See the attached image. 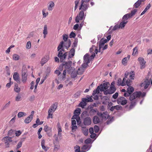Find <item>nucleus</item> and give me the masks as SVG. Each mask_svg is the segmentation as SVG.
<instances>
[{
  "label": "nucleus",
  "mask_w": 152,
  "mask_h": 152,
  "mask_svg": "<svg viewBox=\"0 0 152 152\" xmlns=\"http://www.w3.org/2000/svg\"><path fill=\"white\" fill-rule=\"evenodd\" d=\"M142 0H138L134 4V6L136 8H138L141 4Z\"/></svg>",
  "instance_id": "nucleus-35"
},
{
  "label": "nucleus",
  "mask_w": 152,
  "mask_h": 152,
  "mask_svg": "<svg viewBox=\"0 0 152 152\" xmlns=\"http://www.w3.org/2000/svg\"><path fill=\"white\" fill-rule=\"evenodd\" d=\"M116 90V88L115 87L110 86L109 88L107 89V91L104 92V94L107 95L108 94H112L114 93Z\"/></svg>",
  "instance_id": "nucleus-15"
},
{
  "label": "nucleus",
  "mask_w": 152,
  "mask_h": 152,
  "mask_svg": "<svg viewBox=\"0 0 152 152\" xmlns=\"http://www.w3.org/2000/svg\"><path fill=\"white\" fill-rule=\"evenodd\" d=\"M137 11L136 9H134L131 11V13H130V16L131 17L134 15Z\"/></svg>",
  "instance_id": "nucleus-63"
},
{
  "label": "nucleus",
  "mask_w": 152,
  "mask_h": 152,
  "mask_svg": "<svg viewBox=\"0 0 152 152\" xmlns=\"http://www.w3.org/2000/svg\"><path fill=\"white\" fill-rule=\"evenodd\" d=\"M15 131L14 130L11 129L8 131L7 134V135L8 136H12L13 134H14L15 133Z\"/></svg>",
  "instance_id": "nucleus-46"
},
{
  "label": "nucleus",
  "mask_w": 152,
  "mask_h": 152,
  "mask_svg": "<svg viewBox=\"0 0 152 152\" xmlns=\"http://www.w3.org/2000/svg\"><path fill=\"white\" fill-rule=\"evenodd\" d=\"M152 76L150 74H148V75L146 77L144 82L141 84V87H144L145 89L147 88L151 82Z\"/></svg>",
  "instance_id": "nucleus-5"
},
{
  "label": "nucleus",
  "mask_w": 152,
  "mask_h": 152,
  "mask_svg": "<svg viewBox=\"0 0 152 152\" xmlns=\"http://www.w3.org/2000/svg\"><path fill=\"white\" fill-rule=\"evenodd\" d=\"M36 123H37V124H38V125H40L42 124L43 123V121H40L39 119V118H37L36 121Z\"/></svg>",
  "instance_id": "nucleus-56"
},
{
  "label": "nucleus",
  "mask_w": 152,
  "mask_h": 152,
  "mask_svg": "<svg viewBox=\"0 0 152 152\" xmlns=\"http://www.w3.org/2000/svg\"><path fill=\"white\" fill-rule=\"evenodd\" d=\"M57 107V103L55 102L50 107L48 111V112L53 113L56 110Z\"/></svg>",
  "instance_id": "nucleus-17"
},
{
  "label": "nucleus",
  "mask_w": 152,
  "mask_h": 152,
  "mask_svg": "<svg viewBox=\"0 0 152 152\" xmlns=\"http://www.w3.org/2000/svg\"><path fill=\"white\" fill-rule=\"evenodd\" d=\"M45 141L44 140H42L41 141V146L42 148L45 151H47L48 149V148L45 146Z\"/></svg>",
  "instance_id": "nucleus-26"
},
{
  "label": "nucleus",
  "mask_w": 152,
  "mask_h": 152,
  "mask_svg": "<svg viewBox=\"0 0 152 152\" xmlns=\"http://www.w3.org/2000/svg\"><path fill=\"white\" fill-rule=\"evenodd\" d=\"M31 47V42L30 41H28L27 42L26 45V48L28 49H29Z\"/></svg>",
  "instance_id": "nucleus-57"
},
{
  "label": "nucleus",
  "mask_w": 152,
  "mask_h": 152,
  "mask_svg": "<svg viewBox=\"0 0 152 152\" xmlns=\"http://www.w3.org/2000/svg\"><path fill=\"white\" fill-rule=\"evenodd\" d=\"M146 94L145 92H143L142 93L141 91H136L132 94L129 98V100L131 101L130 108L132 109L136 105L138 101V98L140 96H141L142 97L145 96Z\"/></svg>",
  "instance_id": "nucleus-1"
},
{
  "label": "nucleus",
  "mask_w": 152,
  "mask_h": 152,
  "mask_svg": "<svg viewBox=\"0 0 152 152\" xmlns=\"http://www.w3.org/2000/svg\"><path fill=\"white\" fill-rule=\"evenodd\" d=\"M12 139V137L9 136H6L3 138L2 140L4 142L5 148H10V145H13V141Z\"/></svg>",
  "instance_id": "nucleus-3"
},
{
  "label": "nucleus",
  "mask_w": 152,
  "mask_h": 152,
  "mask_svg": "<svg viewBox=\"0 0 152 152\" xmlns=\"http://www.w3.org/2000/svg\"><path fill=\"white\" fill-rule=\"evenodd\" d=\"M22 142L21 141H20L17 145L16 149L18 150L20 148L22 145Z\"/></svg>",
  "instance_id": "nucleus-55"
},
{
  "label": "nucleus",
  "mask_w": 152,
  "mask_h": 152,
  "mask_svg": "<svg viewBox=\"0 0 152 152\" xmlns=\"http://www.w3.org/2000/svg\"><path fill=\"white\" fill-rule=\"evenodd\" d=\"M82 131L83 134L85 136H87L88 133V129L85 127H83L82 128Z\"/></svg>",
  "instance_id": "nucleus-29"
},
{
  "label": "nucleus",
  "mask_w": 152,
  "mask_h": 152,
  "mask_svg": "<svg viewBox=\"0 0 152 152\" xmlns=\"http://www.w3.org/2000/svg\"><path fill=\"white\" fill-rule=\"evenodd\" d=\"M138 60L141 65V69H143L145 67V64L146 63L145 61L144 60V59L142 57L139 58Z\"/></svg>",
  "instance_id": "nucleus-18"
},
{
  "label": "nucleus",
  "mask_w": 152,
  "mask_h": 152,
  "mask_svg": "<svg viewBox=\"0 0 152 152\" xmlns=\"http://www.w3.org/2000/svg\"><path fill=\"white\" fill-rule=\"evenodd\" d=\"M13 78L17 83H20V81L19 76L18 72H15L14 73L13 75Z\"/></svg>",
  "instance_id": "nucleus-19"
},
{
  "label": "nucleus",
  "mask_w": 152,
  "mask_h": 152,
  "mask_svg": "<svg viewBox=\"0 0 152 152\" xmlns=\"http://www.w3.org/2000/svg\"><path fill=\"white\" fill-rule=\"evenodd\" d=\"M86 15H84V12L83 11H81L77 15L75 18V22L78 23L80 20H84L85 18Z\"/></svg>",
  "instance_id": "nucleus-7"
},
{
  "label": "nucleus",
  "mask_w": 152,
  "mask_h": 152,
  "mask_svg": "<svg viewBox=\"0 0 152 152\" xmlns=\"http://www.w3.org/2000/svg\"><path fill=\"white\" fill-rule=\"evenodd\" d=\"M80 109L79 108H77L74 111V114H76L79 116L80 114Z\"/></svg>",
  "instance_id": "nucleus-43"
},
{
  "label": "nucleus",
  "mask_w": 152,
  "mask_h": 152,
  "mask_svg": "<svg viewBox=\"0 0 152 152\" xmlns=\"http://www.w3.org/2000/svg\"><path fill=\"white\" fill-rule=\"evenodd\" d=\"M46 10V9H43L42 10V15L44 18H46L48 14V12H45Z\"/></svg>",
  "instance_id": "nucleus-42"
},
{
  "label": "nucleus",
  "mask_w": 152,
  "mask_h": 152,
  "mask_svg": "<svg viewBox=\"0 0 152 152\" xmlns=\"http://www.w3.org/2000/svg\"><path fill=\"white\" fill-rule=\"evenodd\" d=\"M81 94V91H79L77 92L74 95L75 97L76 98H77L80 96Z\"/></svg>",
  "instance_id": "nucleus-59"
},
{
  "label": "nucleus",
  "mask_w": 152,
  "mask_h": 152,
  "mask_svg": "<svg viewBox=\"0 0 152 152\" xmlns=\"http://www.w3.org/2000/svg\"><path fill=\"white\" fill-rule=\"evenodd\" d=\"M75 34L73 32H72L69 35V37L70 38H75Z\"/></svg>",
  "instance_id": "nucleus-60"
},
{
  "label": "nucleus",
  "mask_w": 152,
  "mask_h": 152,
  "mask_svg": "<svg viewBox=\"0 0 152 152\" xmlns=\"http://www.w3.org/2000/svg\"><path fill=\"white\" fill-rule=\"evenodd\" d=\"M57 130L58 132V136L60 138L61 137V128H57Z\"/></svg>",
  "instance_id": "nucleus-50"
},
{
  "label": "nucleus",
  "mask_w": 152,
  "mask_h": 152,
  "mask_svg": "<svg viewBox=\"0 0 152 152\" xmlns=\"http://www.w3.org/2000/svg\"><path fill=\"white\" fill-rule=\"evenodd\" d=\"M20 88L18 87L17 84H16L14 88V91L15 92L17 93H18L20 91Z\"/></svg>",
  "instance_id": "nucleus-41"
},
{
  "label": "nucleus",
  "mask_w": 152,
  "mask_h": 152,
  "mask_svg": "<svg viewBox=\"0 0 152 152\" xmlns=\"http://www.w3.org/2000/svg\"><path fill=\"white\" fill-rule=\"evenodd\" d=\"M54 139L53 140V144H59V142L58 137L56 134H55L53 136Z\"/></svg>",
  "instance_id": "nucleus-28"
},
{
  "label": "nucleus",
  "mask_w": 152,
  "mask_h": 152,
  "mask_svg": "<svg viewBox=\"0 0 152 152\" xmlns=\"http://www.w3.org/2000/svg\"><path fill=\"white\" fill-rule=\"evenodd\" d=\"M107 42V39H104L103 38H102L100 41L99 43V45L100 46V48H101V46H104L105 43H106Z\"/></svg>",
  "instance_id": "nucleus-25"
},
{
  "label": "nucleus",
  "mask_w": 152,
  "mask_h": 152,
  "mask_svg": "<svg viewBox=\"0 0 152 152\" xmlns=\"http://www.w3.org/2000/svg\"><path fill=\"white\" fill-rule=\"evenodd\" d=\"M109 85L110 84L109 82H105L104 83L103 85H100L99 86L100 88V91L101 92L103 91L104 93L105 91H107Z\"/></svg>",
  "instance_id": "nucleus-10"
},
{
  "label": "nucleus",
  "mask_w": 152,
  "mask_h": 152,
  "mask_svg": "<svg viewBox=\"0 0 152 152\" xmlns=\"http://www.w3.org/2000/svg\"><path fill=\"white\" fill-rule=\"evenodd\" d=\"M91 146L88 145H84L82 147V149L83 150H85L88 151L91 148Z\"/></svg>",
  "instance_id": "nucleus-32"
},
{
  "label": "nucleus",
  "mask_w": 152,
  "mask_h": 152,
  "mask_svg": "<svg viewBox=\"0 0 152 152\" xmlns=\"http://www.w3.org/2000/svg\"><path fill=\"white\" fill-rule=\"evenodd\" d=\"M100 90V88L99 86H98L94 90L92 93V95L94 96L96 94H98L99 93V91Z\"/></svg>",
  "instance_id": "nucleus-34"
},
{
  "label": "nucleus",
  "mask_w": 152,
  "mask_h": 152,
  "mask_svg": "<svg viewBox=\"0 0 152 152\" xmlns=\"http://www.w3.org/2000/svg\"><path fill=\"white\" fill-rule=\"evenodd\" d=\"M48 60V58L47 57L43 58L41 61L42 66H43Z\"/></svg>",
  "instance_id": "nucleus-30"
},
{
  "label": "nucleus",
  "mask_w": 152,
  "mask_h": 152,
  "mask_svg": "<svg viewBox=\"0 0 152 152\" xmlns=\"http://www.w3.org/2000/svg\"><path fill=\"white\" fill-rule=\"evenodd\" d=\"M134 91L133 88L131 86H129L127 89L126 92L124 94V96L125 97L130 96L131 95V94Z\"/></svg>",
  "instance_id": "nucleus-13"
},
{
  "label": "nucleus",
  "mask_w": 152,
  "mask_h": 152,
  "mask_svg": "<svg viewBox=\"0 0 152 152\" xmlns=\"http://www.w3.org/2000/svg\"><path fill=\"white\" fill-rule=\"evenodd\" d=\"M68 52H64V51H63V50H60L58 52V56L60 58L61 62H64L65 60L66 56L67 53Z\"/></svg>",
  "instance_id": "nucleus-8"
},
{
  "label": "nucleus",
  "mask_w": 152,
  "mask_h": 152,
  "mask_svg": "<svg viewBox=\"0 0 152 152\" xmlns=\"http://www.w3.org/2000/svg\"><path fill=\"white\" fill-rule=\"evenodd\" d=\"M26 113L23 112H20L18 114V117L19 118H20L23 116H26Z\"/></svg>",
  "instance_id": "nucleus-38"
},
{
  "label": "nucleus",
  "mask_w": 152,
  "mask_h": 152,
  "mask_svg": "<svg viewBox=\"0 0 152 152\" xmlns=\"http://www.w3.org/2000/svg\"><path fill=\"white\" fill-rule=\"evenodd\" d=\"M122 80L121 78H119L117 82V85L118 86H124V84H123Z\"/></svg>",
  "instance_id": "nucleus-39"
},
{
  "label": "nucleus",
  "mask_w": 152,
  "mask_h": 152,
  "mask_svg": "<svg viewBox=\"0 0 152 152\" xmlns=\"http://www.w3.org/2000/svg\"><path fill=\"white\" fill-rule=\"evenodd\" d=\"M43 33L44 35H46L48 34V28L46 25L44 26Z\"/></svg>",
  "instance_id": "nucleus-40"
},
{
  "label": "nucleus",
  "mask_w": 152,
  "mask_h": 152,
  "mask_svg": "<svg viewBox=\"0 0 152 152\" xmlns=\"http://www.w3.org/2000/svg\"><path fill=\"white\" fill-rule=\"evenodd\" d=\"M91 140L90 138H88L85 140L84 142L86 144H89L91 143Z\"/></svg>",
  "instance_id": "nucleus-64"
},
{
  "label": "nucleus",
  "mask_w": 152,
  "mask_h": 152,
  "mask_svg": "<svg viewBox=\"0 0 152 152\" xmlns=\"http://www.w3.org/2000/svg\"><path fill=\"white\" fill-rule=\"evenodd\" d=\"M131 17L130 16V13H127L124 15L123 17L122 20L127 21V20L130 18Z\"/></svg>",
  "instance_id": "nucleus-33"
},
{
  "label": "nucleus",
  "mask_w": 152,
  "mask_h": 152,
  "mask_svg": "<svg viewBox=\"0 0 152 152\" xmlns=\"http://www.w3.org/2000/svg\"><path fill=\"white\" fill-rule=\"evenodd\" d=\"M27 70L25 66H23L22 69L21 78L22 82L25 83L27 80Z\"/></svg>",
  "instance_id": "nucleus-4"
},
{
  "label": "nucleus",
  "mask_w": 152,
  "mask_h": 152,
  "mask_svg": "<svg viewBox=\"0 0 152 152\" xmlns=\"http://www.w3.org/2000/svg\"><path fill=\"white\" fill-rule=\"evenodd\" d=\"M120 28L119 26L118 25H115L114 27L111 26L110 28V29H111L112 31H114L117 30L118 29Z\"/></svg>",
  "instance_id": "nucleus-37"
},
{
  "label": "nucleus",
  "mask_w": 152,
  "mask_h": 152,
  "mask_svg": "<svg viewBox=\"0 0 152 152\" xmlns=\"http://www.w3.org/2000/svg\"><path fill=\"white\" fill-rule=\"evenodd\" d=\"M63 39L65 41V42L64 43V47H65L66 49L70 47L71 44V42L70 40H67L68 38V36L66 34H64L63 36Z\"/></svg>",
  "instance_id": "nucleus-9"
},
{
  "label": "nucleus",
  "mask_w": 152,
  "mask_h": 152,
  "mask_svg": "<svg viewBox=\"0 0 152 152\" xmlns=\"http://www.w3.org/2000/svg\"><path fill=\"white\" fill-rule=\"evenodd\" d=\"M75 152H80V147L79 146L76 145L75 147Z\"/></svg>",
  "instance_id": "nucleus-51"
},
{
  "label": "nucleus",
  "mask_w": 152,
  "mask_h": 152,
  "mask_svg": "<svg viewBox=\"0 0 152 152\" xmlns=\"http://www.w3.org/2000/svg\"><path fill=\"white\" fill-rule=\"evenodd\" d=\"M55 5L54 2L53 1H50L48 4V11H52Z\"/></svg>",
  "instance_id": "nucleus-20"
},
{
  "label": "nucleus",
  "mask_w": 152,
  "mask_h": 152,
  "mask_svg": "<svg viewBox=\"0 0 152 152\" xmlns=\"http://www.w3.org/2000/svg\"><path fill=\"white\" fill-rule=\"evenodd\" d=\"M89 7V3H86L81 2V4L79 7V10H82L81 11H86Z\"/></svg>",
  "instance_id": "nucleus-12"
},
{
  "label": "nucleus",
  "mask_w": 152,
  "mask_h": 152,
  "mask_svg": "<svg viewBox=\"0 0 152 152\" xmlns=\"http://www.w3.org/2000/svg\"><path fill=\"white\" fill-rule=\"evenodd\" d=\"M64 43L63 41H61L58 45L57 48V50L59 52L60 51L63 50V51H64Z\"/></svg>",
  "instance_id": "nucleus-23"
},
{
  "label": "nucleus",
  "mask_w": 152,
  "mask_h": 152,
  "mask_svg": "<svg viewBox=\"0 0 152 152\" xmlns=\"http://www.w3.org/2000/svg\"><path fill=\"white\" fill-rule=\"evenodd\" d=\"M75 49L72 48L69 52V56L68 57V59H69L70 58H72L75 55Z\"/></svg>",
  "instance_id": "nucleus-22"
},
{
  "label": "nucleus",
  "mask_w": 152,
  "mask_h": 152,
  "mask_svg": "<svg viewBox=\"0 0 152 152\" xmlns=\"http://www.w3.org/2000/svg\"><path fill=\"white\" fill-rule=\"evenodd\" d=\"M10 102L9 101L7 104H6L3 107L2 109V110H4L7 108L10 105Z\"/></svg>",
  "instance_id": "nucleus-52"
},
{
  "label": "nucleus",
  "mask_w": 152,
  "mask_h": 152,
  "mask_svg": "<svg viewBox=\"0 0 152 152\" xmlns=\"http://www.w3.org/2000/svg\"><path fill=\"white\" fill-rule=\"evenodd\" d=\"M33 119V118L29 116L25 119L24 122L26 124H28Z\"/></svg>",
  "instance_id": "nucleus-31"
},
{
  "label": "nucleus",
  "mask_w": 152,
  "mask_h": 152,
  "mask_svg": "<svg viewBox=\"0 0 152 152\" xmlns=\"http://www.w3.org/2000/svg\"><path fill=\"white\" fill-rule=\"evenodd\" d=\"M88 112L86 111H83L81 114V117L82 118H85L86 117L88 116Z\"/></svg>",
  "instance_id": "nucleus-45"
},
{
  "label": "nucleus",
  "mask_w": 152,
  "mask_h": 152,
  "mask_svg": "<svg viewBox=\"0 0 152 152\" xmlns=\"http://www.w3.org/2000/svg\"><path fill=\"white\" fill-rule=\"evenodd\" d=\"M117 102L119 104H121L124 105L126 104L127 101L125 97H121L118 99Z\"/></svg>",
  "instance_id": "nucleus-14"
},
{
  "label": "nucleus",
  "mask_w": 152,
  "mask_h": 152,
  "mask_svg": "<svg viewBox=\"0 0 152 152\" xmlns=\"http://www.w3.org/2000/svg\"><path fill=\"white\" fill-rule=\"evenodd\" d=\"M86 105V103L83 102L82 101L80 102L79 104V106L80 107H81L82 108H84V107Z\"/></svg>",
  "instance_id": "nucleus-53"
},
{
  "label": "nucleus",
  "mask_w": 152,
  "mask_h": 152,
  "mask_svg": "<svg viewBox=\"0 0 152 152\" xmlns=\"http://www.w3.org/2000/svg\"><path fill=\"white\" fill-rule=\"evenodd\" d=\"M91 120L90 117H87L84 118L83 119V123L85 125L88 126L91 124Z\"/></svg>",
  "instance_id": "nucleus-16"
},
{
  "label": "nucleus",
  "mask_w": 152,
  "mask_h": 152,
  "mask_svg": "<svg viewBox=\"0 0 152 152\" xmlns=\"http://www.w3.org/2000/svg\"><path fill=\"white\" fill-rule=\"evenodd\" d=\"M21 96L19 94H18L15 98V101L17 102L21 100Z\"/></svg>",
  "instance_id": "nucleus-58"
},
{
  "label": "nucleus",
  "mask_w": 152,
  "mask_h": 152,
  "mask_svg": "<svg viewBox=\"0 0 152 152\" xmlns=\"http://www.w3.org/2000/svg\"><path fill=\"white\" fill-rule=\"evenodd\" d=\"M97 114L101 118L102 121L103 120H106L110 116L107 112H103V113H98Z\"/></svg>",
  "instance_id": "nucleus-11"
},
{
  "label": "nucleus",
  "mask_w": 152,
  "mask_h": 152,
  "mask_svg": "<svg viewBox=\"0 0 152 152\" xmlns=\"http://www.w3.org/2000/svg\"><path fill=\"white\" fill-rule=\"evenodd\" d=\"M66 71H67V69H65V70L63 71V74L62 75H61V76H62L61 78L62 79H64L65 78L66 73Z\"/></svg>",
  "instance_id": "nucleus-49"
},
{
  "label": "nucleus",
  "mask_w": 152,
  "mask_h": 152,
  "mask_svg": "<svg viewBox=\"0 0 152 152\" xmlns=\"http://www.w3.org/2000/svg\"><path fill=\"white\" fill-rule=\"evenodd\" d=\"M102 121V120L100 117L99 118L97 116H94L93 118V122L94 124H96L100 123Z\"/></svg>",
  "instance_id": "nucleus-21"
},
{
  "label": "nucleus",
  "mask_w": 152,
  "mask_h": 152,
  "mask_svg": "<svg viewBox=\"0 0 152 152\" xmlns=\"http://www.w3.org/2000/svg\"><path fill=\"white\" fill-rule=\"evenodd\" d=\"M138 48L136 47L134 48L133 49V52L132 53V55H135L136 54L138 53Z\"/></svg>",
  "instance_id": "nucleus-47"
},
{
  "label": "nucleus",
  "mask_w": 152,
  "mask_h": 152,
  "mask_svg": "<svg viewBox=\"0 0 152 152\" xmlns=\"http://www.w3.org/2000/svg\"><path fill=\"white\" fill-rule=\"evenodd\" d=\"M73 69H74V68H73L71 70V72L70 73H71V77L74 78L77 76V73L76 71H73Z\"/></svg>",
  "instance_id": "nucleus-24"
},
{
  "label": "nucleus",
  "mask_w": 152,
  "mask_h": 152,
  "mask_svg": "<svg viewBox=\"0 0 152 152\" xmlns=\"http://www.w3.org/2000/svg\"><path fill=\"white\" fill-rule=\"evenodd\" d=\"M44 129L45 132H47L48 131H50L51 128L48 127L47 125H46L45 126Z\"/></svg>",
  "instance_id": "nucleus-48"
},
{
  "label": "nucleus",
  "mask_w": 152,
  "mask_h": 152,
  "mask_svg": "<svg viewBox=\"0 0 152 152\" xmlns=\"http://www.w3.org/2000/svg\"><path fill=\"white\" fill-rule=\"evenodd\" d=\"M80 0H77L75 1V10H76L77 9L78 7V4L79 3V1Z\"/></svg>",
  "instance_id": "nucleus-54"
},
{
  "label": "nucleus",
  "mask_w": 152,
  "mask_h": 152,
  "mask_svg": "<svg viewBox=\"0 0 152 152\" xmlns=\"http://www.w3.org/2000/svg\"><path fill=\"white\" fill-rule=\"evenodd\" d=\"M77 39H76L74 41V42L73 43V45H72V48H73L76 47L77 45Z\"/></svg>",
  "instance_id": "nucleus-62"
},
{
  "label": "nucleus",
  "mask_w": 152,
  "mask_h": 152,
  "mask_svg": "<svg viewBox=\"0 0 152 152\" xmlns=\"http://www.w3.org/2000/svg\"><path fill=\"white\" fill-rule=\"evenodd\" d=\"M72 64V61H69L67 62H65L64 63H63L62 64V66H64L65 69H67V71L69 74H70L71 72V70L73 68L71 67Z\"/></svg>",
  "instance_id": "nucleus-6"
},
{
  "label": "nucleus",
  "mask_w": 152,
  "mask_h": 152,
  "mask_svg": "<svg viewBox=\"0 0 152 152\" xmlns=\"http://www.w3.org/2000/svg\"><path fill=\"white\" fill-rule=\"evenodd\" d=\"M89 56L88 53L86 54L83 57L84 62L82 65V67L79 68L77 71V72L78 75H81L82 74L84 71V69L87 67L88 64L90 62V59L89 58Z\"/></svg>",
  "instance_id": "nucleus-2"
},
{
  "label": "nucleus",
  "mask_w": 152,
  "mask_h": 152,
  "mask_svg": "<svg viewBox=\"0 0 152 152\" xmlns=\"http://www.w3.org/2000/svg\"><path fill=\"white\" fill-rule=\"evenodd\" d=\"M82 101L86 103V102H92L93 101V100L91 97L88 98V99L83 98L82 99Z\"/></svg>",
  "instance_id": "nucleus-36"
},
{
  "label": "nucleus",
  "mask_w": 152,
  "mask_h": 152,
  "mask_svg": "<svg viewBox=\"0 0 152 152\" xmlns=\"http://www.w3.org/2000/svg\"><path fill=\"white\" fill-rule=\"evenodd\" d=\"M127 21H125L124 20H122V21L120 23L119 25V27L121 28H123L125 26L126 24L127 23Z\"/></svg>",
  "instance_id": "nucleus-27"
},
{
  "label": "nucleus",
  "mask_w": 152,
  "mask_h": 152,
  "mask_svg": "<svg viewBox=\"0 0 152 152\" xmlns=\"http://www.w3.org/2000/svg\"><path fill=\"white\" fill-rule=\"evenodd\" d=\"M94 128L95 132L96 133H97L99 130V127L96 125H95Z\"/></svg>",
  "instance_id": "nucleus-61"
},
{
  "label": "nucleus",
  "mask_w": 152,
  "mask_h": 152,
  "mask_svg": "<svg viewBox=\"0 0 152 152\" xmlns=\"http://www.w3.org/2000/svg\"><path fill=\"white\" fill-rule=\"evenodd\" d=\"M20 58V56L17 54H14L13 55V59L15 60H18Z\"/></svg>",
  "instance_id": "nucleus-44"
}]
</instances>
